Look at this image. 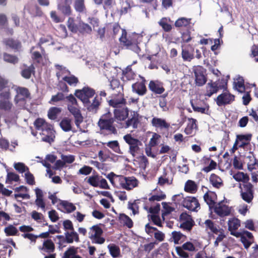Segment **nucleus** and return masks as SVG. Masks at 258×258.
<instances>
[{"instance_id":"60","label":"nucleus","mask_w":258,"mask_h":258,"mask_svg":"<svg viewBox=\"0 0 258 258\" xmlns=\"http://www.w3.org/2000/svg\"><path fill=\"white\" fill-rule=\"evenodd\" d=\"M138 184V180L135 178L126 177V184H125L126 189H131L136 186Z\"/></svg>"},{"instance_id":"2","label":"nucleus","mask_w":258,"mask_h":258,"mask_svg":"<svg viewBox=\"0 0 258 258\" xmlns=\"http://www.w3.org/2000/svg\"><path fill=\"white\" fill-rule=\"evenodd\" d=\"M227 81L224 79L219 80L213 82L211 81L206 84L204 95L206 97H211L213 94L217 93L219 90L226 88Z\"/></svg>"},{"instance_id":"23","label":"nucleus","mask_w":258,"mask_h":258,"mask_svg":"<svg viewBox=\"0 0 258 258\" xmlns=\"http://www.w3.org/2000/svg\"><path fill=\"white\" fill-rule=\"evenodd\" d=\"M39 249L42 251L43 254L53 253L55 250V244L51 239H48L43 241L42 245L39 247Z\"/></svg>"},{"instance_id":"39","label":"nucleus","mask_w":258,"mask_h":258,"mask_svg":"<svg viewBox=\"0 0 258 258\" xmlns=\"http://www.w3.org/2000/svg\"><path fill=\"white\" fill-rule=\"evenodd\" d=\"M78 32L83 35L89 34L92 32V28L89 24L82 21H80L78 23Z\"/></svg>"},{"instance_id":"38","label":"nucleus","mask_w":258,"mask_h":258,"mask_svg":"<svg viewBox=\"0 0 258 258\" xmlns=\"http://www.w3.org/2000/svg\"><path fill=\"white\" fill-rule=\"evenodd\" d=\"M210 182L216 188H219L223 185L222 179L217 175L212 173L209 177Z\"/></svg>"},{"instance_id":"17","label":"nucleus","mask_w":258,"mask_h":258,"mask_svg":"<svg viewBox=\"0 0 258 258\" xmlns=\"http://www.w3.org/2000/svg\"><path fill=\"white\" fill-rule=\"evenodd\" d=\"M141 82H137L132 85V90L134 92L137 93L139 96L145 95L147 92L146 86V80L144 77H141Z\"/></svg>"},{"instance_id":"35","label":"nucleus","mask_w":258,"mask_h":258,"mask_svg":"<svg viewBox=\"0 0 258 258\" xmlns=\"http://www.w3.org/2000/svg\"><path fill=\"white\" fill-rule=\"evenodd\" d=\"M78 248L74 246L70 247L63 253L62 258H82L77 254Z\"/></svg>"},{"instance_id":"49","label":"nucleus","mask_w":258,"mask_h":258,"mask_svg":"<svg viewBox=\"0 0 258 258\" xmlns=\"http://www.w3.org/2000/svg\"><path fill=\"white\" fill-rule=\"evenodd\" d=\"M244 81L242 77H239L236 82H234V88L239 92L243 93L245 91Z\"/></svg>"},{"instance_id":"28","label":"nucleus","mask_w":258,"mask_h":258,"mask_svg":"<svg viewBox=\"0 0 258 258\" xmlns=\"http://www.w3.org/2000/svg\"><path fill=\"white\" fill-rule=\"evenodd\" d=\"M151 123L153 126L156 128L167 129L170 127V124L167 123L165 119L161 118L153 117L151 120Z\"/></svg>"},{"instance_id":"44","label":"nucleus","mask_w":258,"mask_h":258,"mask_svg":"<svg viewBox=\"0 0 258 258\" xmlns=\"http://www.w3.org/2000/svg\"><path fill=\"white\" fill-rule=\"evenodd\" d=\"M59 205L62 207L68 213L75 211L76 209V206L72 203L67 201L59 200Z\"/></svg>"},{"instance_id":"45","label":"nucleus","mask_w":258,"mask_h":258,"mask_svg":"<svg viewBox=\"0 0 258 258\" xmlns=\"http://www.w3.org/2000/svg\"><path fill=\"white\" fill-rule=\"evenodd\" d=\"M3 59L5 62L13 64H15L19 62V58L16 55L11 54L7 52L3 53Z\"/></svg>"},{"instance_id":"55","label":"nucleus","mask_w":258,"mask_h":258,"mask_svg":"<svg viewBox=\"0 0 258 258\" xmlns=\"http://www.w3.org/2000/svg\"><path fill=\"white\" fill-rule=\"evenodd\" d=\"M101 176L95 175L90 176L88 179L87 182L91 185L94 187H98L99 185V181Z\"/></svg>"},{"instance_id":"14","label":"nucleus","mask_w":258,"mask_h":258,"mask_svg":"<svg viewBox=\"0 0 258 258\" xmlns=\"http://www.w3.org/2000/svg\"><path fill=\"white\" fill-rule=\"evenodd\" d=\"M240 226V221L238 219L232 218L228 220V230L230 232V234L237 238L239 237L241 235V232L236 231Z\"/></svg>"},{"instance_id":"52","label":"nucleus","mask_w":258,"mask_h":258,"mask_svg":"<svg viewBox=\"0 0 258 258\" xmlns=\"http://www.w3.org/2000/svg\"><path fill=\"white\" fill-rule=\"evenodd\" d=\"M62 80L70 86H76L79 83L78 78L73 75H71L69 76H65L62 78Z\"/></svg>"},{"instance_id":"27","label":"nucleus","mask_w":258,"mask_h":258,"mask_svg":"<svg viewBox=\"0 0 258 258\" xmlns=\"http://www.w3.org/2000/svg\"><path fill=\"white\" fill-rule=\"evenodd\" d=\"M118 221L120 226H126L128 228H131L133 227V222L132 220L124 214H119Z\"/></svg>"},{"instance_id":"5","label":"nucleus","mask_w":258,"mask_h":258,"mask_svg":"<svg viewBox=\"0 0 258 258\" xmlns=\"http://www.w3.org/2000/svg\"><path fill=\"white\" fill-rule=\"evenodd\" d=\"M240 196L242 199L247 203L252 202L254 198V190L253 185L249 183L239 184Z\"/></svg>"},{"instance_id":"64","label":"nucleus","mask_w":258,"mask_h":258,"mask_svg":"<svg viewBox=\"0 0 258 258\" xmlns=\"http://www.w3.org/2000/svg\"><path fill=\"white\" fill-rule=\"evenodd\" d=\"M62 225L63 229L65 232H68V231H74L75 230L73 224L72 222L70 220H66L63 221Z\"/></svg>"},{"instance_id":"29","label":"nucleus","mask_w":258,"mask_h":258,"mask_svg":"<svg viewBox=\"0 0 258 258\" xmlns=\"http://www.w3.org/2000/svg\"><path fill=\"white\" fill-rule=\"evenodd\" d=\"M204 199L210 208H213L216 204L217 195L215 192L212 191L206 192L204 196Z\"/></svg>"},{"instance_id":"36","label":"nucleus","mask_w":258,"mask_h":258,"mask_svg":"<svg viewBox=\"0 0 258 258\" xmlns=\"http://www.w3.org/2000/svg\"><path fill=\"white\" fill-rule=\"evenodd\" d=\"M126 177L121 175H116L114 173V186L125 189Z\"/></svg>"},{"instance_id":"57","label":"nucleus","mask_w":258,"mask_h":258,"mask_svg":"<svg viewBox=\"0 0 258 258\" xmlns=\"http://www.w3.org/2000/svg\"><path fill=\"white\" fill-rule=\"evenodd\" d=\"M144 209L151 213V215H157L160 211V205L157 204L156 206L149 208L148 206L146 204L144 206Z\"/></svg>"},{"instance_id":"31","label":"nucleus","mask_w":258,"mask_h":258,"mask_svg":"<svg viewBox=\"0 0 258 258\" xmlns=\"http://www.w3.org/2000/svg\"><path fill=\"white\" fill-rule=\"evenodd\" d=\"M25 67L21 72L22 77L26 79H29L32 75H34L35 74V68L33 64H31L30 66L27 67L26 64H24Z\"/></svg>"},{"instance_id":"6","label":"nucleus","mask_w":258,"mask_h":258,"mask_svg":"<svg viewBox=\"0 0 258 258\" xmlns=\"http://www.w3.org/2000/svg\"><path fill=\"white\" fill-rule=\"evenodd\" d=\"M223 93L219 95L215 99L218 106H225L231 104L235 100V96L231 94L228 90L227 85L226 88H222Z\"/></svg>"},{"instance_id":"15","label":"nucleus","mask_w":258,"mask_h":258,"mask_svg":"<svg viewBox=\"0 0 258 258\" xmlns=\"http://www.w3.org/2000/svg\"><path fill=\"white\" fill-rule=\"evenodd\" d=\"M79 105L72 106L67 105L68 110L71 113L75 118V122L77 127H80L81 123L83 121V117L80 110L79 109Z\"/></svg>"},{"instance_id":"61","label":"nucleus","mask_w":258,"mask_h":258,"mask_svg":"<svg viewBox=\"0 0 258 258\" xmlns=\"http://www.w3.org/2000/svg\"><path fill=\"white\" fill-rule=\"evenodd\" d=\"M15 169L20 173H24L29 171V168L22 162L15 163L14 165Z\"/></svg>"},{"instance_id":"43","label":"nucleus","mask_w":258,"mask_h":258,"mask_svg":"<svg viewBox=\"0 0 258 258\" xmlns=\"http://www.w3.org/2000/svg\"><path fill=\"white\" fill-rule=\"evenodd\" d=\"M59 125L61 129L66 132H69L72 129L71 119L68 117L63 118L60 122Z\"/></svg>"},{"instance_id":"21","label":"nucleus","mask_w":258,"mask_h":258,"mask_svg":"<svg viewBox=\"0 0 258 258\" xmlns=\"http://www.w3.org/2000/svg\"><path fill=\"white\" fill-rule=\"evenodd\" d=\"M214 212L220 217H223L230 215L231 209L228 206L219 203L214 207Z\"/></svg>"},{"instance_id":"25","label":"nucleus","mask_w":258,"mask_h":258,"mask_svg":"<svg viewBox=\"0 0 258 258\" xmlns=\"http://www.w3.org/2000/svg\"><path fill=\"white\" fill-rule=\"evenodd\" d=\"M140 116L137 112L133 111L131 114V117L126 121V127L132 126L133 128H137L138 126Z\"/></svg>"},{"instance_id":"11","label":"nucleus","mask_w":258,"mask_h":258,"mask_svg":"<svg viewBox=\"0 0 258 258\" xmlns=\"http://www.w3.org/2000/svg\"><path fill=\"white\" fill-rule=\"evenodd\" d=\"M126 101L124 105L117 104L114 107V117L118 120H124L128 115V110L126 107Z\"/></svg>"},{"instance_id":"58","label":"nucleus","mask_w":258,"mask_h":258,"mask_svg":"<svg viewBox=\"0 0 258 258\" xmlns=\"http://www.w3.org/2000/svg\"><path fill=\"white\" fill-rule=\"evenodd\" d=\"M55 69L58 71L56 73V76L58 79H59L61 74L64 73H68L70 75L71 72L70 71L67 70L66 67L58 64H55L54 66Z\"/></svg>"},{"instance_id":"16","label":"nucleus","mask_w":258,"mask_h":258,"mask_svg":"<svg viewBox=\"0 0 258 258\" xmlns=\"http://www.w3.org/2000/svg\"><path fill=\"white\" fill-rule=\"evenodd\" d=\"M123 139L130 145V152L134 156L135 153L139 150V144L140 142L139 140L133 138L130 134L125 135Z\"/></svg>"},{"instance_id":"4","label":"nucleus","mask_w":258,"mask_h":258,"mask_svg":"<svg viewBox=\"0 0 258 258\" xmlns=\"http://www.w3.org/2000/svg\"><path fill=\"white\" fill-rule=\"evenodd\" d=\"M182 196L183 195L181 194V195H175L173 198L175 199L177 198L183 199L182 205L189 211L197 212L200 209V204L196 197L189 196L183 198Z\"/></svg>"},{"instance_id":"20","label":"nucleus","mask_w":258,"mask_h":258,"mask_svg":"<svg viewBox=\"0 0 258 258\" xmlns=\"http://www.w3.org/2000/svg\"><path fill=\"white\" fill-rule=\"evenodd\" d=\"M148 87L149 90L155 94L161 95L165 91L163 84L157 80L150 81Z\"/></svg>"},{"instance_id":"24","label":"nucleus","mask_w":258,"mask_h":258,"mask_svg":"<svg viewBox=\"0 0 258 258\" xmlns=\"http://www.w3.org/2000/svg\"><path fill=\"white\" fill-rule=\"evenodd\" d=\"M251 135H237L235 141L238 145L239 148H244L249 144V142L251 140Z\"/></svg>"},{"instance_id":"7","label":"nucleus","mask_w":258,"mask_h":258,"mask_svg":"<svg viewBox=\"0 0 258 258\" xmlns=\"http://www.w3.org/2000/svg\"><path fill=\"white\" fill-rule=\"evenodd\" d=\"M125 101L123 86L118 80H114V107L117 104L124 105Z\"/></svg>"},{"instance_id":"34","label":"nucleus","mask_w":258,"mask_h":258,"mask_svg":"<svg viewBox=\"0 0 258 258\" xmlns=\"http://www.w3.org/2000/svg\"><path fill=\"white\" fill-rule=\"evenodd\" d=\"M170 22V18L163 17L158 22V24L165 32H169L172 29V25L169 23Z\"/></svg>"},{"instance_id":"33","label":"nucleus","mask_w":258,"mask_h":258,"mask_svg":"<svg viewBox=\"0 0 258 258\" xmlns=\"http://www.w3.org/2000/svg\"><path fill=\"white\" fill-rule=\"evenodd\" d=\"M171 238L175 244H180L187 239L186 236L179 231H174L171 233Z\"/></svg>"},{"instance_id":"22","label":"nucleus","mask_w":258,"mask_h":258,"mask_svg":"<svg viewBox=\"0 0 258 258\" xmlns=\"http://www.w3.org/2000/svg\"><path fill=\"white\" fill-rule=\"evenodd\" d=\"M17 94L15 100L17 102L24 101L26 99L30 97V93L29 90L24 87H18L17 89Z\"/></svg>"},{"instance_id":"63","label":"nucleus","mask_w":258,"mask_h":258,"mask_svg":"<svg viewBox=\"0 0 258 258\" xmlns=\"http://www.w3.org/2000/svg\"><path fill=\"white\" fill-rule=\"evenodd\" d=\"M205 225L206 230L207 231H209L208 232L209 234H210L211 232L215 229V227L218 225L216 224L214 221L210 219H207L205 221L204 223Z\"/></svg>"},{"instance_id":"41","label":"nucleus","mask_w":258,"mask_h":258,"mask_svg":"<svg viewBox=\"0 0 258 258\" xmlns=\"http://www.w3.org/2000/svg\"><path fill=\"white\" fill-rule=\"evenodd\" d=\"M247 168L250 172L258 171V159L254 157H250Z\"/></svg>"},{"instance_id":"48","label":"nucleus","mask_w":258,"mask_h":258,"mask_svg":"<svg viewBox=\"0 0 258 258\" xmlns=\"http://www.w3.org/2000/svg\"><path fill=\"white\" fill-rule=\"evenodd\" d=\"M102 233V229L98 225H95L90 228L89 237L90 238L96 236H101Z\"/></svg>"},{"instance_id":"19","label":"nucleus","mask_w":258,"mask_h":258,"mask_svg":"<svg viewBox=\"0 0 258 258\" xmlns=\"http://www.w3.org/2000/svg\"><path fill=\"white\" fill-rule=\"evenodd\" d=\"M194 48L190 44L182 45L181 55L183 59L185 61H191L194 58Z\"/></svg>"},{"instance_id":"32","label":"nucleus","mask_w":258,"mask_h":258,"mask_svg":"<svg viewBox=\"0 0 258 258\" xmlns=\"http://www.w3.org/2000/svg\"><path fill=\"white\" fill-rule=\"evenodd\" d=\"M203 161L205 164H208L210 162V164L208 166H206L202 169L203 171L206 173H208L216 168L217 165V163L214 160L211 159L210 157L205 156L203 158Z\"/></svg>"},{"instance_id":"62","label":"nucleus","mask_w":258,"mask_h":258,"mask_svg":"<svg viewBox=\"0 0 258 258\" xmlns=\"http://www.w3.org/2000/svg\"><path fill=\"white\" fill-rule=\"evenodd\" d=\"M167 171L166 169H164L163 174L158 178V184L161 186L164 185L166 183H169V179L167 177Z\"/></svg>"},{"instance_id":"37","label":"nucleus","mask_w":258,"mask_h":258,"mask_svg":"<svg viewBox=\"0 0 258 258\" xmlns=\"http://www.w3.org/2000/svg\"><path fill=\"white\" fill-rule=\"evenodd\" d=\"M198 188V186L194 181L188 180L185 183L184 190L186 192L195 194Z\"/></svg>"},{"instance_id":"59","label":"nucleus","mask_w":258,"mask_h":258,"mask_svg":"<svg viewBox=\"0 0 258 258\" xmlns=\"http://www.w3.org/2000/svg\"><path fill=\"white\" fill-rule=\"evenodd\" d=\"M65 99L64 94L61 92H58L56 95H53L51 97L49 103L51 104H54V102H57L60 101H62Z\"/></svg>"},{"instance_id":"40","label":"nucleus","mask_w":258,"mask_h":258,"mask_svg":"<svg viewBox=\"0 0 258 258\" xmlns=\"http://www.w3.org/2000/svg\"><path fill=\"white\" fill-rule=\"evenodd\" d=\"M136 74L133 71L132 66H128L124 70L123 81H131L135 79Z\"/></svg>"},{"instance_id":"51","label":"nucleus","mask_w":258,"mask_h":258,"mask_svg":"<svg viewBox=\"0 0 258 258\" xmlns=\"http://www.w3.org/2000/svg\"><path fill=\"white\" fill-rule=\"evenodd\" d=\"M67 26L70 31L76 33L78 31V24L75 23L74 19L72 18H69L67 21Z\"/></svg>"},{"instance_id":"50","label":"nucleus","mask_w":258,"mask_h":258,"mask_svg":"<svg viewBox=\"0 0 258 258\" xmlns=\"http://www.w3.org/2000/svg\"><path fill=\"white\" fill-rule=\"evenodd\" d=\"M4 232L7 236L19 235L18 229L13 225H9L6 227L4 229Z\"/></svg>"},{"instance_id":"26","label":"nucleus","mask_w":258,"mask_h":258,"mask_svg":"<svg viewBox=\"0 0 258 258\" xmlns=\"http://www.w3.org/2000/svg\"><path fill=\"white\" fill-rule=\"evenodd\" d=\"M0 110L6 112H10L13 106L12 103L10 101L11 93L8 98L5 97H0Z\"/></svg>"},{"instance_id":"53","label":"nucleus","mask_w":258,"mask_h":258,"mask_svg":"<svg viewBox=\"0 0 258 258\" xmlns=\"http://www.w3.org/2000/svg\"><path fill=\"white\" fill-rule=\"evenodd\" d=\"M195 224L194 220H190L187 221L182 222L180 223L179 227L184 230L190 231Z\"/></svg>"},{"instance_id":"42","label":"nucleus","mask_w":258,"mask_h":258,"mask_svg":"<svg viewBox=\"0 0 258 258\" xmlns=\"http://www.w3.org/2000/svg\"><path fill=\"white\" fill-rule=\"evenodd\" d=\"M233 178L237 181H241L244 183H249L248 181L249 180V176L246 173L242 172H238L233 175Z\"/></svg>"},{"instance_id":"47","label":"nucleus","mask_w":258,"mask_h":258,"mask_svg":"<svg viewBox=\"0 0 258 258\" xmlns=\"http://www.w3.org/2000/svg\"><path fill=\"white\" fill-rule=\"evenodd\" d=\"M74 8L77 12L80 13H86V9L84 0H76L74 4Z\"/></svg>"},{"instance_id":"3","label":"nucleus","mask_w":258,"mask_h":258,"mask_svg":"<svg viewBox=\"0 0 258 258\" xmlns=\"http://www.w3.org/2000/svg\"><path fill=\"white\" fill-rule=\"evenodd\" d=\"M56 238L59 240L57 244L59 248L64 246V243H73L74 242L78 243L80 241L79 234L75 230L65 232L64 235H57Z\"/></svg>"},{"instance_id":"12","label":"nucleus","mask_w":258,"mask_h":258,"mask_svg":"<svg viewBox=\"0 0 258 258\" xmlns=\"http://www.w3.org/2000/svg\"><path fill=\"white\" fill-rule=\"evenodd\" d=\"M57 9L63 15L70 16L72 13L71 4L72 0H56Z\"/></svg>"},{"instance_id":"56","label":"nucleus","mask_w":258,"mask_h":258,"mask_svg":"<svg viewBox=\"0 0 258 258\" xmlns=\"http://www.w3.org/2000/svg\"><path fill=\"white\" fill-rule=\"evenodd\" d=\"M148 218L149 220H151L154 225L160 227H163L161 219L159 215H148Z\"/></svg>"},{"instance_id":"9","label":"nucleus","mask_w":258,"mask_h":258,"mask_svg":"<svg viewBox=\"0 0 258 258\" xmlns=\"http://www.w3.org/2000/svg\"><path fill=\"white\" fill-rule=\"evenodd\" d=\"M193 72L195 75L196 85L199 87L205 85L207 81L206 69L201 66H197L194 68Z\"/></svg>"},{"instance_id":"10","label":"nucleus","mask_w":258,"mask_h":258,"mask_svg":"<svg viewBox=\"0 0 258 258\" xmlns=\"http://www.w3.org/2000/svg\"><path fill=\"white\" fill-rule=\"evenodd\" d=\"M95 94V91L89 87H84L82 90H76L75 93L76 96L87 105L90 103L89 99Z\"/></svg>"},{"instance_id":"30","label":"nucleus","mask_w":258,"mask_h":258,"mask_svg":"<svg viewBox=\"0 0 258 258\" xmlns=\"http://www.w3.org/2000/svg\"><path fill=\"white\" fill-rule=\"evenodd\" d=\"M191 20L190 18L180 17L175 22L174 25L176 28L187 29L190 27Z\"/></svg>"},{"instance_id":"54","label":"nucleus","mask_w":258,"mask_h":258,"mask_svg":"<svg viewBox=\"0 0 258 258\" xmlns=\"http://www.w3.org/2000/svg\"><path fill=\"white\" fill-rule=\"evenodd\" d=\"M100 104V102L99 99L97 97H96L94 98L92 103H90V102L87 105H85V106L87 107V109L89 111H93L94 110H96L98 108Z\"/></svg>"},{"instance_id":"13","label":"nucleus","mask_w":258,"mask_h":258,"mask_svg":"<svg viewBox=\"0 0 258 258\" xmlns=\"http://www.w3.org/2000/svg\"><path fill=\"white\" fill-rule=\"evenodd\" d=\"M3 43L7 48L13 50L14 52H19L22 50V43L18 39L7 38L3 40Z\"/></svg>"},{"instance_id":"8","label":"nucleus","mask_w":258,"mask_h":258,"mask_svg":"<svg viewBox=\"0 0 258 258\" xmlns=\"http://www.w3.org/2000/svg\"><path fill=\"white\" fill-rule=\"evenodd\" d=\"M98 125L100 130H106L113 133V118L110 111L103 114L100 118Z\"/></svg>"},{"instance_id":"18","label":"nucleus","mask_w":258,"mask_h":258,"mask_svg":"<svg viewBox=\"0 0 258 258\" xmlns=\"http://www.w3.org/2000/svg\"><path fill=\"white\" fill-rule=\"evenodd\" d=\"M9 84V81L0 75V97H9L11 89Z\"/></svg>"},{"instance_id":"46","label":"nucleus","mask_w":258,"mask_h":258,"mask_svg":"<svg viewBox=\"0 0 258 258\" xmlns=\"http://www.w3.org/2000/svg\"><path fill=\"white\" fill-rule=\"evenodd\" d=\"M61 111L60 108L57 107H51L48 111V117L51 120H55L57 118V115L60 114Z\"/></svg>"},{"instance_id":"1","label":"nucleus","mask_w":258,"mask_h":258,"mask_svg":"<svg viewBox=\"0 0 258 258\" xmlns=\"http://www.w3.org/2000/svg\"><path fill=\"white\" fill-rule=\"evenodd\" d=\"M114 35H115L119 31H121V36L119 38L120 43L124 46L127 47L135 46L138 49H140L138 46V38H141L138 34L134 33L127 38V32L125 29H121L118 25H114Z\"/></svg>"}]
</instances>
